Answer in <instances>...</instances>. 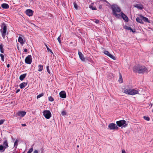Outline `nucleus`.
<instances>
[{
  "label": "nucleus",
  "mask_w": 153,
  "mask_h": 153,
  "mask_svg": "<svg viewBox=\"0 0 153 153\" xmlns=\"http://www.w3.org/2000/svg\"><path fill=\"white\" fill-rule=\"evenodd\" d=\"M133 70L139 74H144L146 73L147 71L146 67L145 66L138 65L135 66L133 68Z\"/></svg>",
  "instance_id": "f257e3e1"
},
{
  "label": "nucleus",
  "mask_w": 153,
  "mask_h": 153,
  "mask_svg": "<svg viewBox=\"0 0 153 153\" xmlns=\"http://www.w3.org/2000/svg\"><path fill=\"white\" fill-rule=\"evenodd\" d=\"M139 91L134 89L127 88L124 90V93L126 94L134 95L138 93Z\"/></svg>",
  "instance_id": "f03ea898"
},
{
  "label": "nucleus",
  "mask_w": 153,
  "mask_h": 153,
  "mask_svg": "<svg viewBox=\"0 0 153 153\" xmlns=\"http://www.w3.org/2000/svg\"><path fill=\"white\" fill-rule=\"evenodd\" d=\"M1 26V28L0 29V32L1 33V36L4 39L5 38V36L7 32V26L4 23H2Z\"/></svg>",
  "instance_id": "7ed1b4c3"
},
{
  "label": "nucleus",
  "mask_w": 153,
  "mask_h": 153,
  "mask_svg": "<svg viewBox=\"0 0 153 153\" xmlns=\"http://www.w3.org/2000/svg\"><path fill=\"white\" fill-rule=\"evenodd\" d=\"M111 8L112 10L113 13L117 12H120L121 10L120 8L116 4H114L111 6Z\"/></svg>",
  "instance_id": "20e7f679"
},
{
  "label": "nucleus",
  "mask_w": 153,
  "mask_h": 153,
  "mask_svg": "<svg viewBox=\"0 0 153 153\" xmlns=\"http://www.w3.org/2000/svg\"><path fill=\"white\" fill-rule=\"evenodd\" d=\"M43 113L44 116L47 119H49L51 116V114L49 110H45L43 111Z\"/></svg>",
  "instance_id": "39448f33"
},
{
  "label": "nucleus",
  "mask_w": 153,
  "mask_h": 153,
  "mask_svg": "<svg viewBox=\"0 0 153 153\" xmlns=\"http://www.w3.org/2000/svg\"><path fill=\"white\" fill-rule=\"evenodd\" d=\"M117 125L119 127H121L123 126V127H125L127 125L126 121L125 120H120L116 122Z\"/></svg>",
  "instance_id": "423d86ee"
},
{
  "label": "nucleus",
  "mask_w": 153,
  "mask_h": 153,
  "mask_svg": "<svg viewBox=\"0 0 153 153\" xmlns=\"http://www.w3.org/2000/svg\"><path fill=\"white\" fill-rule=\"evenodd\" d=\"M118 127L114 123H112L109 124L108 129L110 130H117Z\"/></svg>",
  "instance_id": "0eeeda50"
},
{
  "label": "nucleus",
  "mask_w": 153,
  "mask_h": 153,
  "mask_svg": "<svg viewBox=\"0 0 153 153\" xmlns=\"http://www.w3.org/2000/svg\"><path fill=\"white\" fill-rule=\"evenodd\" d=\"M32 58L31 55H28L26 57L25 59V61L26 63L30 64L32 61Z\"/></svg>",
  "instance_id": "6e6552de"
},
{
  "label": "nucleus",
  "mask_w": 153,
  "mask_h": 153,
  "mask_svg": "<svg viewBox=\"0 0 153 153\" xmlns=\"http://www.w3.org/2000/svg\"><path fill=\"white\" fill-rule=\"evenodd\" d=\"M33 11L31 9H27L25 11V13L28 16H30L33 15Z\"/></svg>",
  "instance_id": "1a4fd4ad"
},
{
  "label": "nucleus",
  "mask_w": 153,
  "mask_h": 153,
  "mask_svg": "<svg viewBox=\"0 0 153 153\" xmlns=\"http://www.w3.org/2000/svg\"><path fill=\"white\" fill-rule=\"evenodd\" d=\"M104 53L105 54L107 55V56H108L109 57H110L113 59H116L115 57L114 56L112 55L108 51H104Z\"/></svg>",
  "instance_id": "9d476101"
},
{
  "label": "nucleus",
  "mask_w": 153,
  "mask_h": 153,
  "mask_svg": "<svg viewBox=\"0 0 153 153\" xmlns=\"http://www.w3.org/2000/svg\"><path fill=\"white\" fill-rule=\"evenodd\" d=\"M60 97L62 98H65L66 97V94L65 91H62L59 93Z\"/></svg>",
  "instance_id": "9b49d317"
},
{
  "label": "nucleus",
  "mask_w": 153,
  "mask_h": 153,
  "mask_svg": "<svg viewBox=\"0 0 153 153\" xmlns=\"http://www.w3.org/2000/svg\"><path fill=\"white\" fill-rule=\"evenodd\" d=\"M26 114V112L25 111H18L17 114L19 116L22 117H24Z\"/></svg>",
  "instance_id": "f8f14e48"
},
{
  "label": "nucleus",
  "mask_w": 153,
  "mask_h": 153,
  "mask_svg": "<svg viewBox=\"0 0 153 153\" xmlns=\"http://www.w3.org/2000/svg\"><path fill=\"white\" fill-rule=\"evenodd\" d=\"M121 16L123 19L126 22H128V19L127 16L124 14L123 13H121Z\"/></svg>",
  "instance_id": "ddd939ff"
},
{
  "label": "nucleus",
  "mask_w": 153,
  "mask_h": 153,
  "mask_svg": "<svg viewBox=\"0 0 153 153\" xmlns=\"http://www.w3.org/2000/svg\"><path fill=\"white\" fill-rule=\"evenodd\" d=\"M142 15H140L139 16V17H137L136 18V21L138 22L141 24H143V22L142 21Z\"/></svg>",
  "instance_id": "4468645a"
},
{
  "label": "nucleus",
  "mask_w": 153,
  "mask_h": 153,
  "mask_svg": "<svg viewBox=\"0 0 153 153\" xmlns=\"http://www.w3.org/2000/svg\"><path fill=\"white\" fill-rule=\"evenodd\" d=\"M78 53L80 59L82 61H85V58L82 52L80 51H79Z\"/></svg>",
  "instance_id": "2eb2a0df"
},
{
  "label": "nucleus",
  "mask_w": 153,
  "mask_h": 153,
  "mask_svg": "<svg viewBox=\"0 0 153 153\" xmlns=\"http://www.w3.org/2000/svg\"><path fill=\"white\" fill-rule=\"evenodd\" d=\"M1 7L5 9H7L9 8V6L8 4L6 3H3L1 5Z\"/></svg>",
  "instance_id": "dca6fc26"
},
{
  "label": "nucleus",
  "mask_w": 153,
  "mask_h": 153,
  "mask_svg": "<svg viewBox=\"0 0 153 153\" xmlns=\"http://www.w3.org/2000/svg\"><path fill=\"white\" fill-rule=\"evenodd\" d=\"M27 82H23L20 84L19 86L21 89H23L27 85Z\"/></svg>",
  "instance_id": "f3484780"
},
{
  "label": "nucleus",
  "mask_w": 153,
  "mask_h": 153,
  "mask_svg": "<svg viewBox=\"0 0 153 153\" xmlns=\"http://www.w3.org/2000/svg\"><path fill=\"white\" fill-rule=\"evenodd\" d=\"M18 41L22 45L24 43L23 39L21 36L19 37Z\"/></svg>",
  "instance_id": "a211bd4d"
},
{
  "label": "nucleus",
  "mask_w": 153,
  "mask_h": 153,
  "mask_svg": "<svg viewBox=\"0 0 153 153\" xmlns=\"http://www.w3.org/2000/svg\"><path fill=\"white\" fill-rule=\"evenodd\" d=\"M134 7L140 10H142L143 8V5L140 4H137L134 6Z\"/></svg>",
  "instance_id": "6ab92c4d"
},
{
  "label": "nucleus",
  "mask_w": 153,
  "mask_h": 153,
  "mask_svg": "<svg viewBox=\"0 0 153 153\" xmlns=\"http://www.w3.org/2000/svg\"><path fill=\"white\" fill-rule=\"evenodd\" d=\"M142 21L143 22V21H144L146 22H149V23L150 22H149L148 19L147 18L143 16L142 15Z\"/></svg>",
  "instance_id": "aec40b11"
},
{
  "label": "nucleus",
  "mask_w": 153,
  "mask_h": 153,
  "mask_svg": "<svg viewBox=\"0 0 153 153\" xmlns=\"http://www.w3.org/2000/svg\"><path fill=\"white\" fill-rule=\"evenodd\" d=\"M26 75V74H24L21 75L19 76V79L21 81H22L24 79Z\"/></svg>",
  "instance_id": "412c9836"
},
{
  "label": "nucleus",
  "mask_w": 153,
  "mask_h": 153,
  "mask_svg": "<svg viewBox=\"0 0 153 153\" xmlns=\"http://www.w3.org/2000/svg\"><path fill=\"white\" fill-rule=\"evenodd\" d=\"M125 28L127 30H131V31L133 33H134L135 32V30L132 29L131 27H128V26H126L125 27Z\"/></svg>",
  "instance_id": "4be33fe9"
},
{
  "label": "nucleus",
  "mask_w": 153,
  "mask_h": 153,
  "mask_svg": "<svg viewBox=\"0 0 153 153\" xmlns=\"http://www.w3.org/2000/svg\"><path fill=\"white\" fill-rule=\"evenodd\" d=\"M5 149H6V147H5L2 145H0V152H3Z\"/></svg>",
  "instance_id": "5701e85b"
},
{
  "label": "nucleus",
  "mask_w": 153,
  "mask_h": 153,
  "mask_svg": "<svg viewBox=\"0 0 153 153\" xmlns=\"http://www.w3.org/2000/svg\"><path fill=\"white\" fill-rule=\"evenodd\" d=\"M3 145H4V146L5 147H6V149L9 146L7 140H5L4 141Z\"/></svg>",
  "instance_id": "b1692460"
},
{
  "label": "nucleus",
  "mask_w": 153,
  "mask_h": 153,
  "mask_svg": "<svg viewBox=\"0 0 153 153\" xmlns=\"http://www.w3.org/2000/svg\"><path fill=\"white\" fill-rule=\"evenodd\" d=\"M119 79L118 80V81L120 83H122L123 82V80L122 79V75H121L120 72L119 73Z\"/></svg>",
  "instance_id": "393cba45"
},
{
  "label": "nucleus",
  "mask_w": 153,
  "mask_h": 153,
  "mask_svg": "<svg viewBox=\"0 0 153 153\" xmlns=\"http://www.w3.org/2000/svg\"><path fill=\"white\" fill-rule=\"evenodd\" d=\"M3 45L2 43L0 45V52L2 53H4V49L3 48Z\"/></svg>",
  "instance_id": "a878e982"
},
{
  "label": "nucleus",
  "mask_w": 153,
  "mask_h": 153,
  "mask_svg": "<svg viewBox=\"0 0 153 153\" xmlns=\"http://www.w3.org/2000/svg\"><path fill=\"white\" fill-rule=\"evenodd\" d=\"M38 71H41L43 69V66L42 65H38Z\"/></svg>",
  "instance_id": "bb28decb"
},
{
  "label": "nucleus",
  "mask_w": 153,
  "mask_h": 153,
  "mask_svg": "<svg viewBox=\"0 0 153 153\" xmlns=\"http://www.w3.org/2000/svg\"><path fill=\"white\" fill-rule=\"evenodd\" d=\"M18 140H16L14 143V147H15V148L16 149V148H17V146L18 145Z\"/></svg>",
  "instance_id": "cd10ccee"
},
{
  "label": "nucleus",
  "mask_w": 153,
  "mask_h": 153,
  "mask_svg": "<svg viewBox=\"0 0 153 153\" xmlns=\"http://www.w3.org/2000/svg\"><path fill=\"white\" fill-rule=\"evenodd\" d=\"M113 14L117 18H119L121 16V15L120 14L117 13H113Z\"/></svg>",
  "instance_id": "c85d7f7f"
},
{
  "label": "nucleus",
  "mask_w": 153,
  "mask_h": 153,
  "mask_svg": "<svg viewBox=\"0 0 153 153\" xmlns=\"http://www.w3.org/2000/svg\"><path fill=\"white\" fill-rule=\"evenodd\" d=\"M89 7L92 10H97V8L95 7H93L91 5H90Z\"/></svg>",
  "instance_id": "c756f323"
},
{
  "label": "nucleus",
  "mask_w": 153,
  "mask_h": 153,
  "mask_svg": "<svg viewBox=\"0 0 153 153\" xmlns=\"http://www.w3.org/2000/svg\"><path fill=\"white\" fill-rule=\"evenodd\" d=\"M45 46H46V47L47 48V50L48 51H49L51 53H52L53 54V52L52 51V50L49 49V48H48V47L47 46V45H46V44H45Z\"/></svg>",
  "instance_id": "7c9ffc66"
},
{
  "label": "nucleus",
  "mask_w": 153,
  "mask_h": 153,
  "mask_svg": "<svg viewBox=\"0 0 153 153\" xmlns=\"http://www.w3.org/2000/svg\"><path fill=\"white\" fill-rule=\"evenodd\" d=\"M0 56L1 58V61L3 62H4V55L3 54L1 53V54H0Z\"/></svg>",
  "instance_id": "2f4dec72"
},
{
  "label": "nucleus",
  "mask_w": 153,
  "mask_h": 153,
  "mask_svg": "<svg viewBox=\"0 0 153 153\" xmlns=\"http://www.w3.org/2000/svg\"><path fill=\"white\" fill-rule=\"evenodd\" d=\"M49 100L51 102L53 101L54 99L51 96H50L48 97Z\"/></svg>",
  "instance_id": "473e14b6"
},
{
  "label": "nucleus",
  "mask_w": 153,
  "mask_h": 153,
  "mask_svg": "<svg viewBox=\"0 0 153 153\" xmlns=\"http://www.w3.org/2000/svg\"><path fill=\"white\" fill-rule=\"evenodd\" d=\"M144 119L147 121H149L150 120V118L148 117H146V116H144L143 117Z\"/></svg>",
  "instance_id": "72a5a7b5"
},
{
  "label": "nucleus",
  "mask_w": 153,
  "mask_h": 153,
  "mask_svg": "<svg viewBox=\"0 0 153 153\" xmlns=\"http://www.w3.org/2000/svg\"><path fill=\"white\" fill-rule=\"evenodd\" d=\"M33 147L32 146V147L27 152L28 153H31L33 152Z\"/></svg>",
  "instance_id": "f704fd0d"
},
{
  "label": "nucleus",
  "mask_w": 153,
  "mask_h": 153,
  "mask_svg": "<svg viewBox=\"0 0 153 153\" xmlns=\"http://www.w3.org/2000/svg\"><path fill=\"white\" fill-rule=\"evenodd\" d=\"M44 95V94L43 93H41L38 95L37 97V98L38 99L40 98V97L43 96Z\"/></svg>",
  "instance_id": "c9c22d12"
},
{
  "label": "nucleus",
  "mask_w": 153,
  "mask_h": 153,
  "mask_svg": "<svg viewBox=\"0 0 153 153\" xmlns=\"http://www.w3.org/2000/svg\"><path fill=\"white\" fill-rule=\"evenodd\" d=\"M5 120L4 119L0 120V125L2 124Z\"/></svg>",
  "instance_id": "e433bc0d"
},
{
  "label": "nucleus",
  "mask_w": 153,
  "mask_h": 153,
  "mask_svg": "<svg viewBox=\"0 0 153 153\" xmlns=\"http://www.w3.org/2000/svg\"><path fill=\"white\" fill-rule=\"evenodd\" d=\"M47 71L48 72V73L50 74L51 72H50V71L49 70V67L48 66H47Z\"/></svg>",
  "instance_id": "4c0bfd02"
},
{
  "label": "nucleus",
  "mask_w": 153,
  "mask_h": 153,
  "mask_svg": "<svg viewBox=\"0 0 153 153\" xmlns=\"http://www.w3.org/2000/svg\"><path fill=\"white\" fill-rule=\"evenodd\" d=\"M60 36H61L60 35L59 36V37L57 38V40L60 44L61 43Z\"/></svg>",
  "instance_id": "58836bf2"
},
{
  "label": "nucleus",
  "mask_w": 153,
  "mask_h": 153,
  "mask_svg": "<svg viewBox=\"0 0 153 153\" xmlns=\"http://www.w3.org/2000/svg\"><path fill=\"white\" fill-rule=\"evenodd\" d=\"M61 114L62 115L64 116L66 114V113L65 111H63L62 112Z\"/></svg>",
  "instance_id": "ea45409f"
},
{
  "label": "nucleus",
  "mask_w": 153,
  "mask_h": 153,
  "mask_svg": "<svg viewBox=\"0 0 153 153\" xmlns=\"http://www.w3.org/2000/svg\"><path fill=\"white\" fill-rule=\"evenodd\" d=\"M94 22L97 23V24H99V23L100 21L98 19H96L95 20V21H94Z\"/></svg>",
  "instance_id": "a19ab883"
},
{
  "label": "nucleus",
  "mask_w": 153,
  "mask_h": 153,
  "mask_svg": "<svg viewBox=\"0 0 153 153\" xmlns=\"http://www.w3.org/2000/svg\"><path fill=\"white\" fill-rule=\"evenodd\" d=\"M74 8L76 9H77L78 8L77 7V4L76 3H74Z\"/></svg>",
  "instance_id": "79ce46f5"
},
{
  "label": "nucleus",
  "mask_w": 153,
  "mask_h": 153,
  "mask_svg": "<svg viewBox=\"0 0 153 153\" xmlns=\"http://www.w3.org/2000/svg\"><path fill=\"white\" fill-rule=\"evenodd\" d=\"M20 91V89H17V90L16 91V93H18Z\"/></svg>",
  "instance_id": "37998d69"
},
{
  "label": "nucleus",
  "mask_w": 153,
  "mask_h": 153,
  "mask_svg": "<svg viewBox=\"0 0 153 153\" xmlns=\"http://www.w3.org/2000/svg\"><path fill=\"white\" fill-rule=\"evenodd\" d=\"M33 153H38V151L37 150H35L34 151Z\"/></svg>",
  "instance_id": "c03bdc74"
},
{
  "label": "nucleus",
  "mask_w": 153,
  "mask_h": 153,
  "mask_svg": "<svg viewBox=\"0 0 153 153\" xmlns=\"http://www.w3.org/2000/svg\"><path fill=\"white\" fill-rule=\"evenodd\" d=\"M126 153V152L124 149H123L122 151V153Z\"/></svg>",
  "instance_id": "a18cd8bd"
},
{
  "label": "nucleus",
  "mask_w": 153,
  "mask_h": 153,
  "mask_svg": "<svg viewBox=\"0 0 153 153\" xmlns=\"http://www.w3.org/2000/svg\"><path fill=\"white\" fill-rule=\"evenodd\" d=\"M22 126H26L25 124H22Z\"/></svg>",
  "instance_id": "49530a36"
},
{
  "label": "nucleus",
  "mask_w": 153,
  "mask_h": 153,
  "mask_svg": "<svg viewBox=\"0 0 153 153\" xmlns=\"http://www.w3.org/2000/svg\"><path fill=\"white\" fill-rule=\"evenodd\" d=\"M27 49H25L24 50V51L25 52H27Z\"/></svg>",
  "instance_id": "de8ad7c7"
},
{
  "label": "nucleus",
  "mask_w": 153,
  "mask_h": 153,
  "mask_svg": "<svg viewBox=\"0 0 153 153\" xmlns=\"http://www.w3.org/2000/svg\"><path fill=\"white\" fill-rule=\"evenodd\" d=\"M7 68H9L10 67V64H9L7 65Z\"/></svg>",
  "instance_id": "09e8293b"
},
{
  "label": "nucleus",
  "mask_w": 153,
  "mask_h": 153,
  "mask_svg": "<svg viewBox=\"0 0 153 153\" xmlns=\"http://www.w3.org/2000/svg\"><path fill=\"white\" fill-rule=\"evenodd\" d=\"M99 7L100 9H101L102 8V6L101 5H100Z\"/></svg>",
  "instance_id": "8fccbe9b"
},
{
  "label": "nucleus",
  "mask_w": 153,
  "mask_h": 153,
  "mask_svg": "<svg viewBox=\"0 0 153 153\" xmlns=\"http://www.w3.org/2000/svg\"><path fill=\"white\" fill-rule=\"evenodd\" d=\"M13 141H14L15 140V139L14 138L13 139Z\"/></svg>",
  "instance_id": "3c124183"
},
{
  "label": "nucleus",
  "mask_w": 153,
  "mask_h": 153,
  "mask_svg": "<svg viewBox=\"0 0 153 153\" xmlns=\"http://www.w3.org/2000/svg\"><path fill=\"white\" fill-rule=\"evenodd\" d=\"M77 146V147H79V146L78 145Z\"/></svg>",
  "instance_id": "603ef678"
},
{
  "label": "nucleus",
  "mask_w": 153,
  "mask_h": 153,
  "mask_svg": "<svg viewBox=\"0 0 153 153\" xmlns=\"http://www.w3.org/2000/svg\"><path fill=\"white\" fill-rule=\"evenodd\" d=\"M17 48H18V49H19V47H17Z\"/></svg>",
  "instance_id": "864d4df0"
},
{
  "label": "nucleus",
  "mask_w": 153,
  "mask_h": 153,
  "mask_svg": "<svg viewBox=\"0 0 153 153\" xmlns=\"http://www.w3.org/2000/svg\"><path fill=\"white\" fill-rule=\"evenodd\" d=\"M22 153H25V152H22Z\"/></svg>",
  "instance_id": "5fc2aeb1"
},
{
  "label": "nucleus",
  "mask_w": 153,
  "mask_h": 153,
  "mask_svg": "<svg viewBox=\"0 0 153 153\" xmlns=\"http://www.w3.org/2000/svg\"><path fill=\"white\" fill-rule=\"evenodd\" d=\"M0 9H1V7H0Z\"/></svg>",
  "instance_id": "6e6d98bb"
}]
</instances>
